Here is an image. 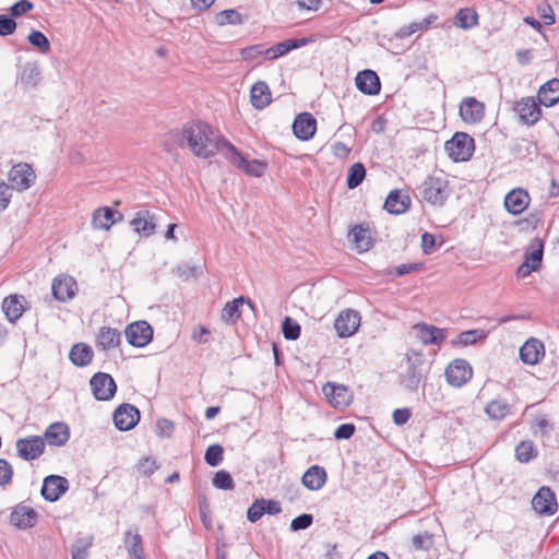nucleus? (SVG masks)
<instances>
[{"mask_svg":"<svg viewBox=\"0 0 559 559\" xmlns=\"http://www.w3.org/2000/svg\"><path fill=\"white\" fill-rule=\"evenodd\" d=\"M181 134L192 153L201 158H210L218 152L225 155V144H230L209 123L200 120L183 126Z\"/></svg>","mask_w":559,"mask_h":559,"instance_id":"obj_1","label":"nucleus"},{"mask_svg":"<svg viewBox=\"0 0 559 559\" xmlns=\"http://www.w3.org/2000/svg\"><path fill=\"white\" fill-rule=\"evenodd\" d=\"M423 201L442 207L450 195L449 181L443 175H431L418 187Z\"/></svg>","mask_w":559,"mask_h":559,"instance_id":"obj_2","label":"nucleus"},{"mask_svg":"<svg viewBox=\"0 0 559 559\" xmlns=\"http://www.w3.org/2000/svg\"><path fill=\"white\" fill-rule=\"evenodd\" d=\"M474 139L464 132H456L445 142V151L454 162L468 160L474 152Z\"/></svg>","mask_w":559,"mask_h":559,"instance_id":"obj_3","label":"nucleus"},{"mask_svg":"<svg viewBox=\"0 0 559 559\" xmlns=\"http://www.w3.org/2000/svg\"><path fill=\"white\" fill-rule=\"evenodd\" d=\"M225 157L238 169L245 171L249 176L261 177L266 169V163L260 159L247 160L235 145L225 144Z\"/></svg>","mask_w":559,"mask_h":559,"instance_id":"obj_4","label":"nucleus"},{"mask_svg":"<svg viewBox=\"0 0 559 559\" xmlns=\"http://www.w3.org/2000/svg\"><path fill=\"white\" fill-rule=\"evenodd\" d=\"M36 180L33 167L27 163L15 164L8 174L9 189L19 192L29 189Z\"/></svg>","mask_w":559,"mask_h":559,"instance_id":"obj_5","label":"nucleus"},{"mask_svg":"<svg viewBox=\"0 0 559 559\" xmlns=\"http://www.w3.org/2000/svg\"><path fill=\"white\" fill-rule=\"evenodd\" d=\"M444 376L450 385L461 388L472 379L473 369L467 360L454 359L448 365Z\"/></svg>","mask_w":559,"mask_h":559,"instance_id":"obj_6","label":"nucleus"},{"mask_svg":"<svg viewBox=\"0 0 559 559\" xmlns=\"http://www.w3.org/2000/svg\"><path fill=\"white\" fill-rule=\"evenodd\" d=\"M90 385L97 401H109L117 391L114 378L105 372L95 373L90 380Z\"/></svg>","mask_w":559,"mask_h":559,"instance_id":"obj_7","label":"nucleus"},{"mask_svg":"<svg viewBox=\"0 0 559 559\" xmlns=\"http://www.w3.org/2000/svg\"><path fill=\"white\" fill-rule=\"evenodd\" d=\"M322 392L329 403L335 408H345L353 402V393L344 384L328 382L323 385Z\"/></svg>","mask_w":559,"mask_h":559,"instance_id":"obj_8","label":"nucleus"},{"mask_svg":"<svg viewBox=\"0 0 559 559\" xmlns=\"http://www.w3.org/2000/svg\"><path fill=\"white\" fill-rule=\"evenodd\" d=\"M360 314L353 309H346L340 312L334 321V329L342 338L354 335L360 325Z\"/></svg>","mask_w":559,"mask_h":559,"instance_id":"obj_9","label":"nucleus"},{"mask_svg":"<svg viewBox=\"0 0 559 559\" xmlns=\"http://www.w3.org/2000/svg\"><path fill=\"white\" fill-rule=\"evenodd\" d=\"M415 337L423 345L440 346L447 338V329L438 328L427 323H417L412 328Z\"/></svg>","mask_w":559,"mask_h":559,"instance_id":"obj_10","label":"nucleus"},{"mask_svg":"<svg viewBox=\"0 0 559 559\" xmlns=\"http://www.w3.org/2000/svg\"><path fill=\"white\" fill-rule=\"evenodd\" d=\"M124 334L130 345L144 347L153 338V329L146 321H136L126 328Z\"/></svg>","mask_w":559,"mask_h":559,"instance_id":"obj_11","label":"nucleus"},{"mask_svg":"<svg viewBox=\"0 0 559 559\" xmlns=\"http://www.w3.org/2000/svg\"><path fill=\"white\" fill-rule=\"evenodd\" d=\"M532 507L540 515H554L558 511L555 492L547 486L540 487L532 499Z\"/></svg>","mask_w":559,"mask_h":559,"instance_id":"obj_12","label":"nucleus"},{"mask_svg":"<svg viewBox=\"0 0 559 559\" xmlns=\"http://www.w3.org/2000/svg\"><path fill=\"white\" fill-rule=\"evenodd\" d=\"M17 455L25 461L38 459L45 451V440L38 436H32L16 441Z\"/></svg>","mask_w":559,"mask_h":559,"instance_id":"obj_13","label":"nucleus"},{"mask_svg":"<svg viewBox=\"0 0 559 559\" xmlns=\"http://www.w3.org/2000/svg\"><path fill=\"white\" fill-rule=\"evenodd\" d=\"M112 419L118 430L128 431L140 420V412L131 404H121L115 411Z\"/></svg>","mask_w":559,"mask_h":559,"instance_id":"obj_14","label":"nucleus"},{"mask_svg":"<svg viewBox=\"0 0 559 559\" xmlns=\"http://www.w3.org/2000/svg\"><path fill=\"white\" fill-rule=\"evenodd\" d=\"M69 489V481L59 475H49L44 479L41 496L45 500L55 502Z\"/></svg>","mask_w":559,"mask_h":559,"instance_id":"obj_15","label":"nucleus"},{"mask_svg":"<svg viewBox=\"0 0 559 559\" xmlns=\"http://www.w3.org/2000/svg\"><path fill=\"white\" fill-rule=\"evenodd\" d=\"M485 116V105L475 97H465L460 104V117L466 123L475 124Z\"/></svg>","mask_w":559,"mask_h":559,"instance_id":"obj_16","label":"nucleus"},{"mask_svg":"<svg viewBox=\"0 0 559 559\" xmlns=\"http://www.w3.org/2000/svg\"><path fill=\"white\" fill-rule=\"evenodd\" d=\"M37 516L38 514L33 508L20 503L12 510L10 523L19 530H26L35 526Z\"/></svg>","mask_w":559,"mask_h":559,"instance_id":"obj_17","label":"nucleus"},{"mask_svg":"<svg viewBox=\"0 0 559 559\" xmlns=\"http://www.w3.org/2000/svg\"><path fill=\"white\" fill-rule=\"evenodd\" d=\"M514 110L518 112L520 121L527 126L535 124L542 115V110L533 97H525L519 100Z\"/></svg>","mask_w":559,"mask_h":559,"instance_id":"obj_18","label":"nucleus"},{"mask_svg":"<svg viewBox=\"0 0 559 559\" xmlns=\"http://www.w3.org/2000/svg\"><path fill=\"white\" fill-rule=\"evenodd\" d=\"M531 197L522 188L511 190L504 197V207L512 215L522 214L530 205Z\"/></svg>","mask_w":559,"mask_h":559,"instance_id":"obj_19","label":"nucleus"},{"mask_svg":"<svg viewBox=\"0 0 559 559\" xmlns=\"http://www.w3.org/2000/svg\"><path fill=\"white\" fill-rule=\"evenodd\" d=\"M76 282L71 276H57L51 284L52 296L62 302L71 300L76 293Z\"/></svg>","mask_w":559,"mask_h":559,"instance_id":"obj_20","label":"nucleus"},{"mask_svg":"<svg viewBox=\"0 0 559 559\" xmlns=\"http://www.w3.org/2000/svg\"><path fill=\"white\" fill-rule=\"evenodd\" d=\"M317 130V120L309 112L299 114L293 122L294 134L302 141L312 139Z\"/></svg>","mask_w":559,"mask_h":559,"instance_id":"obj_21","label":"nucleus"},{"mask_svg":"<svg viewBox=\"0 0 559 559\" xmlns=\"http://www.w3.org/2000/svg\"><path fill=\"white\" fill-rule=\"evenodd\" d=\"M411 206V198L406 191L392 190L384 201V209L394 215L405 213Z\"/></svg>","mask_w":559,"mask_h":559,"instance_id":"obj_22","label":"nucleus"},{"mask_svg":"<svg viewBox=\"0 0 559 559\" xmlns=\"http://www.w3.org/2000/svg\"><path fill=\"white\" fill-rule=\"evenodd\" d=\"M357 88L366 95H377L380 92L381 83L377 73L372 70H362L355 78Z\"/></svg>","mask_w":559,"mask_h":559,"instance_id":"obj_23","label":"nucleus"},{"mask_svg":"<svg viewBox=\"0 0 559 559\" xmlns=\"http://www.w3.org/2000/svg\"><path fill=\"white\" fill-rule=\"evenodd\" d=\"M130 225L138 234L148 237L155 233L156 221L153 213L147 210H141L135 213Z\"/></svg>","mask_w":559,"mask_h":559,"instance_id":"obj_24","label":"nucleus"},{"mask_svg":"<svg viewBox=\"0 0 559 559\" xmlns=\"http://www.w3.org/2000/svg\"><path fill=\"white\" fill-rule=\"evenodd\" d=\"M308 44L307 38H289L283 40L265 50V60H275L280 57L285 56L289 51L304 47Z\"/></svg>","mask_w":559,"mask_h":559,"instance_id":"obj_25","label":"nucleus"},{"mask_svg":"<svg viewBox=\"0 0 559 559\" xmlns=\"http://www.w3.org/2000/svg\"><path fill=\"white\" fill-rule=\"evenodd\" d=\"M45 443L47 442L50 445L62 447L64 445L69 438L70 431L68 425L61 421L53 423L49 425L45 431Z\"/></svg>","mask_w":559,"mask_h":559,"instance_id":"obj_26","label":"nucleus"},{"mask_svg":"<svg viewBox=\"0 0 559 559\" xmlns=\"http://www.w3.org/2000/svg\"><path fill=\"white\" fill-rule=\"evenodd\" d=\"M545 355L544 345L536 338H531L520 348V357L524 364L536 365Z\"/></svg>","mask_w":559,"mask_h":559,"instance_id":"obj_27","label":"nucleus"},{"mask_svg":"<svg viewBox=\"0 0 559 559\" xmlns=\"http://www.w3.org/2000/svg\"><path fill=\"white\" fill-rule=\"evenodd\" d=\"M540 105L552 107L559 103V79H551L544 83L537 93Z\"/></svg>","mask_w":559,"mask_h":559,"instance_id":"obj_28","label":"nucleus"},{"mask_svg":"<svg viewBox=\"0 0 559 559\" xmlns=\"http://www.w3.org/2000/svg\"><path fill=\"white\" fill-rule=\"evenodd\" d=\"M124 547L130 559H146L143 548V539L138 528L126 531L123 538Z\"/></svg>","mask_w":559,"mask_h":559,"instance_id":"obj_29","label":"nucleus"},{"mask_svg":"<svg viewBox=\"0 0 559 559\" xmlns=\"http://www.w3.org/2000/svg\"><path fill=\"white\" fill-rule=\"evenodd\" d=\"M326 472L319 465H312L302 475V485L309 490H319L326 483Z\"/></svg>","mask_w":559,"mask_h":559,"instance_id":"obj_30","label":"nucleus"},{"mask_svg":"<svg viewBox=\"0 0 559 559\" xmlns=\"http://www.w3.org/2000/svg\"><path fill=\"white\" fill-rule=\"evenodd\" d=\"M250 98L255 109H264L272 100L269 85L263 81L254 83L250 91Z\"/></svg>","mask_w":559,"mask_h":559,"instance_id":"obj_31","label":"nucleus"},{"mask_svg":"<svg viewBox=\"0 0 559 559\" xmlns=\"http://www.w3.org/2000/svg\"><path fill=\"white\" fill-rule=\"evenodd\" d=\"M120 332L117 329L103 326L97 333L96 343L103 350H110L119 346Z\"/></svg>","mask_w":559,"mask_h":559,"instance_id":"obj_32","label":"nucleus"},{"mask_svg":"<svg viewBox=\"0 0 559 559\" xmlns=\"http://www.w3.org/2000/svg\"><path fill=\"white\" fill-rule=\"evenodd\" d=\"M543 260V243L539 242L538 247L533 249L526 254L525 261L519 266L518 273L521 276H527L532 272L537 271L540 267Z\"/></svg>","mask_w":559,"mask_h":559,"instance_id":"obj_33","label":"nucleus"},{"mask_svg":"<svg viewBox=\"0 0 559 559\" xmlns=\"http://www.w3.org/2000/svg\"><path fill=\"white\" fill-rule=\"evenodd\" d=\"M93 356L92 347L84 343L74 344L69 353V359L78 367H85L91 364Z\"/></svg>","mask_w":559,"mask_h":559,"instance_id":"obj_34","label":"nucleus"},{"mask_svg":"<svg viewBox=\"0 0 559 559\" xmlns=\"http://www.w3.org/2000/svg\"><path fill=\"white\" fill-rule=\"evenodd\" d=\"M115 214H118L121 217L119 212L114 211L110 207H100L97 209L92 218V225L95 229H109L111 225L116 222Z\"/></svg>","mask_w":559,"mask_h":559,"instance_id":"obj_35","label":"nucleus"},{"mask_svg":"<svg viewBox=\"0 0 559 559\" xmlns=\"http://www.w3.org/2000/svg\"><path fill=\"white\" fill-rule=\"evenodd\" d=\"M454 25L462 29H471L478 25V14L473 8H462L454 16Z\"/></svg>","mask_w":559,"mask_h":559,"instance_id":"obj_36","label":"nucleus"},{"mask_svg":"<svg viewBox=\"0 0 559 559\" xmlns=\"http://www.w3.org/2000/svg\"><path fill=\"white\" fill-rule=\"evenodd\" d=\"M20 82L25 87H35L40 81V70L37 63L27 62L20 73Z\"/></svg>","mask_w":559,"mask_h":559,"instance_id":"obj_37","label":"nucleus"},{"mask_svg":"<svg viewBox=\"0 0 559 559\" xmlns=\"http://www.w3.org/2000/svg\"><path fill=\"white\" fill-rule=\"evenodd\" d=\"M436 20H437V15L430 14L427 17L423 19L421 21L413 22L409 25H405V26L401 27L396 32V36L399 38L403 39V38L409 37L411 35H413L417 32L427 31L430 27V25L436 22Z\"/></svg>","mask_w":559,"mask_h":559,"instance_id":"obj_38","label":"nucleus"},{"mask_svg":"<svg viewBox=\"0 0 559 559\" xmlns=\"http://www.w3.org/2000/svg\"><path fill=\"white\" fill-rule=\"evenodd\" d=\"M488 336V332L480 329L468 330L460 333L455 340L451 342L453 346H469L478 341H484Z\"/></svg>","mask_w":559,"mask_h":559,"instance_id":"obj_39","label":"nucleus"},{"mask_svg":"<svg viewBox=\"0 0 559 559\" xmlns=\"http://www.w3.org/2000/svg\"><path fill=\"white\" fill-rule=\"evenodd\" d=\"M349 237L360 252L368 251L370 249L371 237L368 228H365L361 225H356L350 230Z\"/></svg>","mask_w":559,"mask_h":559,"instance_id":"obj_40","label":"nucleus"},{"mask_svg":"<svg viewBox=\"0 0 559 559\" xmlns=\"http://www.w3.org/2000/svg\"><path fill=\"white\" fill-rule=\"evenodd\" d=\"M2 309L10 322H15L23 314L24 308L16 295L5 297L2 302Z\"/></svg>","mask_w":559,"mask_h":559,"instance_id":"obj_41","label":"nucleus"},{"mask_svg":"<svg viewBox=\"0 0 559 559\" xmlns=\"http://www.w3.org/2000/svg\"><path fill=\"white\" fill-rule=\"evenodd\" d=\"M243 302L245 298L242 296L228 301L222 310L221 319L227 323L235 322L241 316L240 307Z\"/></svg>","mask_w":559,"mask_h":559,"instance_id":"obj_42","label":"nucleus"},{"mask_svg":"<svg viewBox=\"0 0 559 559\" xmlns=\"http://www.w3.org/2000/svg\"><path fill=\"white\" fill-rule=\"evenodd\" d=\"M485 411L491 419L501 420L509 414L510 405L506 400L495 399L487 404Z\"/></svg>","mask_w":559,"mask_h":559,"instance_id":"obj_43","label":"nucleus"},{"mask_svg":"<svg viewBox=\"0 0 559 559\" xmlns=\"http://www.w3.org/2000/svg\"><path fill=\"white\" fill-rule=\"evenodd\" d=\"M214 21L218 26L241 25L243 17L237 10L227 9L216 13Z\"/></svg>","mask_w":559,"mask_h":559,"instance_id":"obj_44","label":"nucleus"},{"mask_svg":"<svg viewBox=\"0 0 559 559\" xmlns=\"http://www.w3.org/2000/svg\"><path fill=\"white\" fill-rule=\"evenodd\" d=\"M423 379L420 369L407 367L406 371L401 377V384L409 392L417 391Z\"/></svg>","mask_w":559,"mask_h":559,"instance_id":"obj_45","label":"nucleus"},{"mask_svg":"<svg viewBox=\"0 0 559 559\" xmlns=\"http://www.w3.org/2000/svg\"><path fill=\"white\" fill-rule=\"evenodd\" d=\"M266 47L263 44L252 45L240 50L243 61L261 63V59H265Z\"/></svg>","mask_w":559,"mask_h":559,"instance_id":"obj_46","label":"nucleus"},{"mask_svg":"<svg viewBox=\"0 0 559 559\" xmlns=\"http://www.w3.org/2000/svg\"><path fill=\"white\" fill-rule=\"evenodd\" d=\"M365 176H366L365 166L361 163L353 164L348 168V173H347V178H346L347 187L349 189L357 188L365 179Z\"/></svg>","mask_w":559,"mask_h":559,"instance_id":"obj_47","label":"nucleus"},{"mask_svg":"<svg viewBox=\"0 0 559 559\" xmlns=\"http://www.w3.org/2000/svg\"><path fill=\"white\" fill-rule=\"evenodd\" d=\"M537 455L532 441H522L515 448V457L521 463H527Z\"/></svg>","mask_w":559,"mask_h":559,"instance_id":"obj_48","label":"nucleus"},{"mask_svg":"<svg viewBox=\"0 0 559 559\" xmlns=\"http://www.w3.org/2000/svg\"><path fill=\"white\" fill-rule=\"evenodd\" d=\"M92 543V536L78 538L71 548L72 559H87V550Z\"/></svg>","mask_w":559,"mask_h":559,"instance_id":"obj_49","label":"nucleus"},{"mask_svg":"<svg viewBox=\"0 0 559 559\" xmlns=\"http://www.w3.org/2000/svg\"><path fill=\"white\" fill-rule=\"evenodd\" d=\"M212 484L215 488L222 490H233L235 488V481L231 475L225 469H221L214 474Z\"/></svg>","mask_w":559,"mask_h":559,"instance_id":"obj_50","label":"nucleus"},{"mask_svg":"<svg viewBox=\"0 0 559 559\" xmlns=\"http://www.w3.org/2000/svg\"><path fill=\"white\" fill-rule=\"evenodd\" d=\"M27 40L31 45L36 47L41 53H47L50 50V43L47 36L39 31H32L27 36Z\"/></svg>","mask_w":559,"mask_h":559,"instance_id":"obj_51","label":"nucleus"},{"mask_svg":"<svg viewBox=\"0 0 559 559\" xmlns=\"http://www.w3.org/2000/svg\"><path fill=\"white\" fill-rule=\"evenodd\" d=\"M224 449L219 444L210 445L204 454V460L210 466H218L223 461Z\"/></svg>","mask_w":559,"mask_h":559,"instance_id":"obj_52","label":"nucleus"},{"mask_svg":"<svg viewBox=\"0 0 559 559\" xmlns=\"http://www.w3.org/2000/svg\"><path fill=\"white\" fill-rule=\"evenodd\" d=\"M284 337L289 341H295L300 336V325L292 318L286 317L282 324Z\"/></svg>","mask_w":559,"mask_h":559,"instance_id":"obj_53","label":"nucleus"},{"mask_svg":"<svg viewBox=\"0 0 559 559\" xmlns=\"http://www.w3.org/2000/svg\"><path fill=\"white\" fill-rule=\"evenodd\" d=\"M433 545V535L424 532L412 537V546L416 550H429Z\"/></svg>","mask_w":559,"mask_h":559,"instance_id":"obj_54","label":"nucleus"},{"mask_svg":"<svg viewBox=\"0 0 559 559\" xmlns=\"http://www.w3.org/2000/svg\"><path fill=\"white\" fill-rule=\"evenodd\" d=\"M263 504H265V499H257L247 510V519L251 523H255L259 521L263 514H265V510L263 509Z\"/></svg>","mask_w":559,"mask_h":559,"instance_id":"obj_55","label":"nucleus"},{"mask_svg":"<svg viewBox=\"0 0 559 559\" xmlns=\"http://www.w3.org/2000/svg\"><path fill=\"white\" fill-rule=\"evenodd\" d=\"M405 359L407 362V367L420 369V367L424 365V354L420 350L416 349H408L405 354Z\"/></svg>","mask_w":559,"mask_h":559,"instance_id":"obj_56","label":"nucleus"},{"mask_svg":"<svg viewBox=\"0 0 559 559\" xmlns=\"http://www.w3.org/2000/svg\"><path fill=\"white\" fill-rule=\"evenodd\" d=\"M13 467L4 459H0V486H7L12 481Z\"/></svg>","mask_w":559,"mask_h":559,"instance_id":"obj_57","label":"nucleus"},{"mask_svg":"<svg viewBox=\"0 0 559 559\" xmlns=\"http://www.w3.org/2000/svg\"><path fill=\"white\" fill-rule=\"evenodd\" d=\"M312 522H313L312 515L308 514V513H304V514L298 515L295 519H293V521L290 523V530L294 532L300 531V530H306L312 524Z\"/></svg>","mask_w":559,"mask_h":559,"instance_id":"obj_58","label":"nucleus"},{"mask_svg":"<svg viewBox=\"0 0 559 559\" xmlns=\"http://www.w3.org/2000/svg\"><path fill=\"white\" fill-rule=\"evenodd\" d=\"M16 29V22L5 14H0V36H9Z\"/></svg>","mask_w":559,"mask_h":559,"instance_id":"obj_59","label":"nucleus"},{"mask_svg":"<svg viewBox=\"0 0 559 559\" xmlns=\"http://www.w3.org/2000/svg\"><path fill=\"white\" fill-rule=\"evenodd\" d=\"M33 8L34 5L29 0H20L10 8V12L12 16H20L27 13Z\"/></svg>","mask_w":559,"mask_h":559,"instance_id":"obj_60","label":"nucleus"},{"mask_svg":"<svg viewBox=\"0 0 559 559\" xmlns=\"http://www.w3.org/2000/svg\"><path fill=\"white\" fill-rule=\"evenodd\" d=\"M355 432V425L342 424L334 431V438L337 440L349 439Z\"/></svg>","mask_w":559,"mask_h":559,"instance_id":"obj_61","label":"nucleus"},{"mask_svg":"<svg viewBox=\"0 0 559 559\" xmlns=\"http://www.w3.org/2000/svg\"><path fill=\"white\" fill-rule=\"evenodd\" d=\"M299 11L317 12L321 5L322 0H295Z\"/></svg>","mask_w":559,"mask_h":559,"instance_id":"obj_62","label":"nucleus"},{"mask_svg":"<svg viewBox=\"0 0 559 559\" xmlns=\"http://www.w3.org/2000/svg\"><path fill=\"white\" fill-rule=\"evenodd\" d=\"M412 416V412L409 408H397L393 412L392 418L393 423L397 426L405 425Z\"/></svg>","mask_w":559,"mask_h":559,"instance_id":"obj_63","label":"nucleus"},{"mask_svg":"<svg viewBox=\"0 0 559 559\" xmlns=\"http://www.w3.org/2000/svg\"><path fill=\"white\" fill-rule=\"evenodd\" d=\"M138 469L146 476L152 475L156 469L157 465L154 460L150 457H143L138 465Z\"/></svg>","mask_w":559,"mask_h":559,"instance_id":"obj_64","label":"nucleus"}]
</instances>
